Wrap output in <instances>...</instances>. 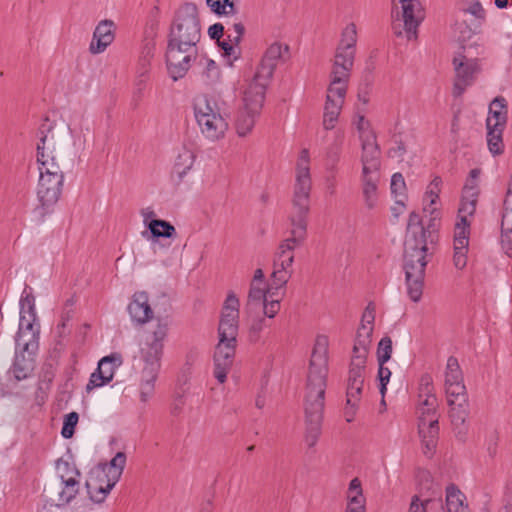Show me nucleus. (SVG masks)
I'll return each instance as SVG.
<instances>
[{"mask_svg": "<svg viewBox=\"0 0 512 512\" xmlns=\"http://www.w3.org/2000/svg\"><path fill=\"white\" fill-rule=\"evenodd\" d=\"M311 187L309 152L303 149L296 165L292 207L288 216L291 225L290 236L279 244L273 266L290 268L294 261L293 251L301 246L307 237Z\"/></svg>", "mask_w": 512, "mask_h": 512, "instance_id": "1", "label": "nucleus"}, {"mask_svg": "<svg viewBox=\"0 0 512 512\" xmlns=\"http://www.w3.org/2000/svg\"><path fill=\"white\" fill-rule=\"evenodd\" d=\"M201 39V23L196 4L186 2L175 12L171 23L166 49V66L173 81L182 79L195 60L188 52Z\"/></svg>", "mask_w": 512, "mask_h": 512, "instance_id": "2", "label": "nucleus"}, {"mask_svg": "<svg viewBox=\"0 0 512 512\" xmlns=\"http://www.w3.org/2000/svg\"><path fill=\"white\" fill-rule=\"evenodd\" d=\"M327 375V339L319 337L312 351L304 396V441L308 448L317 444L322 433Z\"/></svg>", "mask_w": 512, "mask_h": 512, "instance_id": "3", "label": "nucleus"}, {"mask_svg": "<svg viewBox=\"0 0 512 512\" xmlns=\"http://www.w3.org/2000/svg\"><path fill=\"white\" fill-rule=\"evenodd\" d=\"M239 299L231 292L224 302L218 326L219 342L214 351V377L224 383L230 371L236 353Z\"/></svg>", "mask_w": 512, "mask_h": 512, "instance_id": "4", "label": "nucleus"}, {"mask_svg": "<svg viewBox=\"0 0 512 512\" xmlns=\"http://www.w3.org/2000/svg\"><path fill=\"white\" fill-rule=\"evenodd\" d=\"M427 239L422 236L406 237L404 242L403 269L407 285V293L413 302H419L424 287L425 270L428 264Z\"/></svg>", "mask_w": 512, "mask_h": 512, "instance_id": "5", "label": "nucleus"}, {"mask_svg": "<svg viewBox=\"0 0 512 512\" xmlns=\"http://www.w3.org/2000/svg\"><path fill=\"white\" fill-rule=\"evenodd\" d=\"M168 324L159 321L145 345L141 348V359L144 363L140 379V400L147 402L154 394L155 382L161 370L164 340L167 336Z\"/></svg>", "mask_w": 512, "mask_h": 512, "instance_id": "6", "label": "nucleus"}, {"mask_svg": "<svg viewBox=\"0 0 512 512\" xmlns=\"http://www.w3.org/2000/svg\"><path fill=\"white\" fill-rule=\"evenodd\" d=\"M418 431L421 437L423 454L431 458L439 437L438 400L435 395L420 399L418 407Z\"/></svg>", "mask_w": 512, "mask_h": 512, "instance_id": "7", "label": "nucleus"}, {"mask_svg": "<svg viewBox=\"0 0 512 512\" xmlns=\"http://www.w3.org/2000/svg\"><path fill=\"white\" fill-rule=\"evenodd\" d=\"M126 454L117 452L109 464H105L101 471L86 481L85 487L89 498L94 503H102L115 484L120 480L126 464Z\"/></svg>", "mask_w": 512, "mask_h": 512, "instance_id": "8", "label": "nucleus"}, {"mask_svg": "<svg viewBox=\"0 0 512 512\" xmlns=\"http://www.w3.org/2000/svg\"><path fill=\"white\" fill-rule=\"evenodd\" d=\"M194 115L202 134L207 139L215 141L224 136L228 123L221 115L220 108L214 98L207 95L195 98Z\"/></svg>", "mask_w": 512, "mask_h": 512, "instance_id": "9", "label": "nucleus"}, {"mask_svg": "<svg viewBox=\"0 0 512 512\" xmlns=\"http://www.w3.org/2000/svg\"><path fill=\"white\" fill-rule=\"evenodd\" d=\"M266 90L258 84H250L244 91V109L239 111L235 126L237 134L246 136L254 127L255 119L260 114L265 101Z\"/></svg>", "mask_w": 512, "mask_h": 512, "instance_id": "10", "label": "nucleus"}, {"mask_svg": "<svg viewBox=\"0 0 512 512\" xmlns=\"http://www.w3.org/2000/svg\"><path fill=\"white\" fill-rule=\"evenodd\" d=\"M463 495L456 486L446 488V506L442 498L421 500L418 495L412 497L409 512H468V506L463 504Z\"/></svg>", "mask_w": 512, "mask_h": 512, "instance_id": "11", "label": "nucleus"}, {"mask_svg": "<svg viewBox=\"0 0 512 512\" xmlns=\"http://www.w3.org/2000/svg\"><path fill=\"white\" fill-rule=\"evenodd\" d=\"M63 181L64 178H58L55 174L40 175L37 187L38 205L33 211L37 220L44 221L47 215L53 213L62 193Z\"/></svg>", "mask_w": 512, "mask_h": 512, "instance_id": "12", "label": "nucleus"}, {"mask_svg": "<svg viewBox=\"0 0 512 512\" xmlns=\"http://www.w3.org/2000/svg\"><path fill=\"white\" fill-rule=\"evenodd\" d=\"M289 54V47L286 44H281L279 42H275L271 44L262 60L260 65L257 68V71L253 77V80L250 84H258L261 85L264 90H266L267 86L272 79L274 70L277 65L278 60H284L286 56Z\"/></svg>", "mask_w": 512, "mask_h": 512, "instance_id": "13", "label": "nucleus"}, {"mask_svg": "<svg viewBox=\"0 0 512 512\" xmlns=\"http://www.w3.org/2000/svg\"><path fill=\"white\" fill-rule=\"evenodd\" d=\"M58 468L63 469V473L59 475L63 487L54 501L57 507H64L79 493L80 482L78 477L81 473L76 466L71 465L68 461L58 460Z\"/></svg>", "mask_w": 512, "mask_h": 512, "instance_id": "14", "label": "nucleus"}, {"mask_svg": "<svg viewBox=\"0 0 512 512\" xmlns=\"http://www.w3.org/2000/svg\"><path fill=\"white\" fill-rule=\"evenodd\" d=\"M361 146H362V155H361V163H362V173H380L381 160L380 155L381 151L379 145L376 141V135L373 131L369 133H363L360 136Z\"/></svg>", "mask_w": 512, "mask_h": 512, "instance_id": "15", "label": "nucleus"}, {"mask_svg": "<svg viewBox=\"0 0 512 512\" xmlns=\"http://www.w3.org/2000/svg\"><path fill=\"white\" fill-rule=\"evenodd\" d=\"M37 315L20 314L19 328L15 335V345H23L27 351H38L39 326L36 325Z\"/></svg>", "mask_w": 512, "mask_h": 512, "instance_id": "16", "label": "nucleus"}, {"mask_svg": "<svg viewBox=\"0 0 512 512\" xmlns=\"http://www.w3.org/2000/svg\"><path fill=\"white\" fill-rule=\"evenodd\" d=\"M37 351H27L23 345L15 347V357L9 369V373L16 381L29 378L35 368V356Z\"/></svg>", "mask_w": 512, "mask_h": 512, "instance_id": "17", "label": "nucleus"}, {"mask_svg": "<svg viewBox=\"0 0 512 512\" xmlns=\"http://www.w3.org/2000/svg\"><path fill=\"white\" fill-rule=\"evenodd\" d=\"M449 406V417L456 439L462 443L467 440L469 424L467 419L470 414L469 401H458Z\"/></svg>", "mask_w": 512, "mask_h": 512, "instance_id": "18", "label": "nucleus"}, {"mask_svg": "<svg viewBox=\"0 0 512 512\" xmlns=\"http://www.w3.org/2000/svg\"><path fill=\"white\" fill-rule=\"evenodd\" d=\"M114 23L111 20H102L96 26L93 38L89 46V51L92 54H99L105 51V49L114 40Z\"/></svg>", "mask_w": 512, "mask_h": 512, "instance_id": "19", "label": "nucleus"}, {"mask_svg": "<svg viewBox=\"0 0 512 512\" xmlns=\"http://www.w3.org/2000/svg\"><path fill=\"white\" fill-rule=\"evenodd\" d=\"M113 361V356H105L99 361L97 369L91 374L89 382L86 385L87 392L102 387L112 381L114 376Z\"/></svg>", "mask_w": 512, "mask_h": 512, "instance_id": "20", "label": "nucleus"}, {"mask_svg": "<svg viewBox=\"0 0 512 512\" xmlns=\"http://www.w3.org/2000/svg\"><path fill=\"white\" fill-rule=\"evenodd\" d=\"M128 312L133 321L144 324L153 317V311L148 302V294L144 291L136 292L128 305Z\"/></svg>", "mask_w": 512, "mask_h": 512, "instance_id": "21", "label": "nucleus"}, {"mask_svg": "<svg viewBox=\"0 0 512 512\" xmlns=\"http://www.w3.org/2000/svg\"><path fill=\"white\" fill-rule=\"evenodd\" d=\"M508 120V105L503 96L495 97L489 105L486 128L505 129Z\"/></svg>", "mask_w": 512, "mask_h": 512, "instance_id": "22", "label": "nucleus"}, {"mask_svg": "<svg viewBox=\"0 0 512 512\" xmlns=\"http://www.w3.org/2000/svg\"><path fill=\"white\" fill-rule=\"evenodd\" d=\"M453 65L456 78L466 83L472 84L475 75L480 72L479 60L477 58H468L466 55L459 54L453 58Z\"/></svg>", "mask_w": 512, "mask_h": 512, "instance_id": "23", "label": "nucleus"}, {"mask_svg": "<svg viewBox=\"0 0 512 512\" xmlns=\"http://www.w3.org/2000/svg\"><path fill=\"white\" fill-rule=\"evenodd\" d=\"M355 50H348L339 46L336 50L332 74H335L336 81L350 77L354 65Z\"/></svg>", "mask_w": 512, "mask_h": 512, "instance_id": "24", "label": "nucleus"}, {"mask_svg": "<svg viewBox=\"0 0 512 512\" xmlns=\"http://www.w3.org/2000/svg\"><path fill=\"white\" fill-rule=\"evenodd\" d=\"M508 195H512L510 188ZM504 205L501 222V246L505 254L512 257V205L509 206L508 199L505 200Z\"/></svg>", "mask_w": 512, "mask_h": 512, "instance_id": "25", "label": "nucleus"}, {"mask_svg": "<svg viewBox=\"0 0 512 512\" xmlns=\"http://www.w3.org/2000/svg\"><path fill=\"white\" fill-rule=\"evenodd\" d=\"M380 182V173H361L362 195L365 205L373 209L378 200V184Z\"/></svg>", "mask_w": 512, "mask_h": 512, "instance_id": "26", "label": "nucleus"}, {"mask_svg": "<svg viewBox=\"0 0 512 512\" xmlns=\"http://www.w3.org/2000/svg\"><path fill=\"white\" fill-rule=\"evenodd\" d=\"M402 4V18L404 21V28L407 33L408 40L417 37V28L421 22V17L415 13L416 7L419 3L415 0H407V2H400Z\"/></svg>", "mask_w": 512, "mask_h": 512, "instance_id": "27", "label": "nucleus"}, {"mask_svg": "<svg viewBox=\"0 0 512 512\" xmlns=\"http://www.w3.org/2000/svg\"><path fill=\"white\" fill-rule=\"evenodd\" d=\"M148 231L142 233L143 237L158 241L160 238H174L176 236L175 227L168 221L162 219H152L147 224Z\"/></svg>", "mask_w": 512, "mask_h": 512, "instance_id": "28", "label": "nucleus"}, {"mask_svg": "<svg viewBox=\"0 0 512 512\" xmlns=\"http://www.w3.org/2000/svg\"><path fill=\"white\" fill-rule=\"evenodd\" d=\"M194 161V152L185 147L182 148L176 157L173 167V173L177 175L178 181H182L187 172L192 168Z\"/></svg>", "mask_w": 512, "mask_h": 512, "instance_id": "29", "label": "nucleus"}, {"mask_svg": "<svg viewBox=\"0 0 512 512\" xmlns=\"http://www.w3.org/2000/svg\"><path fill=\"white\" fill-rule=\"evenodd\" d=\"M330 77L331 81L327 90L326 99H331L333 102H339L343 104L347 92V83L349 78H344L337 82L335 74L331 73Z\"/></svg>", "mask_w": 512, "mask_h": 512, "instance_id": "30", "label": "nucleus"}, {"mask_svg": "<svg viewBox=\"0 0 512 512\" xmlns=\"http://www.w3.org/2000/svg\"><path fill=\"white\" fill-rule=\"evenodd\" d=\"M342 105L343 104L339 102H333L331 99H326L323 115V126L326 130H331L335 127Z\"/></svg>", "mask_w": 512, "mask_h": 512, "instance_id": "31", "label": "nucleus"}, {"mask_svg": "<svg viewBox=\"0 0 512 512\" xmlns=\"http://www.w3.org/2000/svg\"><path fill=\"white\" fill-rule=\"evenodd\" d=\"M471 222L469 219H458L454 228V245H460V248L469 246Z\"/></svg>", "mask_w": 512, "mask_h": 512, "instance_id": "32", "label": "nucleus"}, {"mask_svg": "<svg viewBox=\"0 0 512 512\" xmlns=\"http://www.w3.org/2000/svg\"><path fill=\"white\" fill-rule=\"evenodd\" d=\"M372 332L373 326H369L365 333H362V331H357L352 356H363V358L367 359Z\"/></svg>", "mask_w": 512, "mask_h": 512, "instance_id": "33", "label": "nucleus"}, {"mask_svg": "<svg viewBox=\"0 0 512 512\" xmlns=\"http://www.w3.org/2000/svg\"><path fill=\"white\" fill-rule=\"evenodd\" d=\"M37 162L39 164L40 175L46 174L53 176L55 174L58 178H64L63 171L60 169L54 156H49L43 152L42 159H39V156L37 155Z\"/></svg>", "mask_w": 512, "mask_h": 512, "instance_id": "34", "label": "nucleus"}, {"mask_svg": "<svg viewBox=\"0 0 512 512\" xmlns=\"http://www.w3.org/2000/svg\"><path fill=\"white\" fill-rule=\"evenodd\" d=\"M358 489V496H353L350 499V504L347 505L345 512H365V498L363 496L361 482L358 478L351 480V490Z\"/></svg>", "mask_w": 512, "mask_h": 512, "instance_id": "35", "label": "nucleus"}, {"mask_svg": "<svg viewBox=\"0 0 512 512\" xmlns=\"http://www.w3.org/2000/svg\"><path fill=\"white\" fill-rule=\"evenodd\" d=\"M274 270L271 275V282L269 284V287L272 291L276 292V295H278V291L283 288L288 280L290 279L292 275V271L289 270L287 267H276L273 266Z\"/></svg>", "mask_w": 512, "mask_h": 512, "instance_id": "36", "label": "nucleus"}, {"mask_svg": "<svg viewBox=\"0 0 512 512\" xmlns=\"http://www.w3.org/2000/svg\"><path fill=\"white\" fill-rule=\"evenodd\" d=\"M366 360L363 356H352L348 381L354 382V384H358V382L364 383Z\"/></svg>", "mask_w": 512, "mask_h": 512, "instance_id": "37", "label": "nucleus"}, {"mask_svg": "<svg viewBox=\"0 0 512 512\" xmlns=\"http://www.w3.org/2000/svg\"><path fill=\"white\" fill-rule=\"evenodd\" d=\"M447 404L453 405L458 401L468 400L464 382L445 384Z\"/></svg>", "mask_w": 512, "mask_h": 512, "instance_id": "38", "label": "nucleus"}, {"mask_svg": "<svg viewBox=\"0 0 512 512\" xmlns=\"http://www.w3.org/2000/svg\"><path fill=\"white\" fill-rule=\"evenodd\" d=\"M504 129L501 128H487V144L490 152L493 155L503 153V135Z\"/></svg>", "mask_w": 512, "mask_h": 512, "instance_id": "39", "label": "nucleus"}, {"mask_svg": "<svg viewBox=\"0 0 512 512\" xmlns=\"http://www.w3.org/2000/svg\"><path fill=\"white\" fill-rule=\"evenodd\" d=\"M405 190L406 184L403 175L399 172L394 173L391 177V193L395 197L396 204L401 205L402 207L405 206Z\"/></svg>", "mask_w": 512, "mask_h": 512, "instance_id": "40", "label": "nucleus"}, {"mask_svg": "<svg viewBox=\"0 0 512 512\" xmlns=\"http://www.w3.org/2000/svg\"><path fill=\"white\" fill-rule=\"evenodd\" d=\"M463 382V373L460 368L458 359L454 356H450L447 359L446 371H445V384Z\"/></svg>", "mask_w": 512, "mask_h": 512, "instance_id": "41", "label": "nucleus"}, {"mask_svg": "<svg viewBox=\"0 0 512 512\" xmlns=\"http://www.w3.org/2000/svg\"><path fill=\"white\" fill-rule=\"evenodd\" d=\"M207 5L218 16L221 15H234L237 13V8L234 0H206Z\"/></svg>", "mask_w": 512, "mask_h": 512, "instance_id": "42", "label": "nucleus"}, {"mask_svg": "<svg viewBox=\"0 0 512 512\" xmlns=\"http://www.w3.org/2000/svg\"><path fill=\"white\" fill-rule=\"evenodd\" d=\"M261 285L262 284L251 283L248 293L249 303H261L263 300L276 296V292L272 291L269 286L265 290Z\"/></svg>", "mask_w": 512, "mask_h": 512, "instance_id": "43", "label": "nucleus"}, {"mask_svg": "<svg viewBox=\"0 0 512 512\" xmlns=\"http://www.w3.org/2000/svg\"><path fill=\"white\" fill-rule=\"evenodd\" d=\"M414 236H422L423 239L426 238V229L422 223V219L420 215L416 212H411L408 219L407 224V235L406 237H414Z\"/></svg>", "mask_w": 512, "mask_h": 512, "instance_id": "44", "label": "nucleus"}, {"mask_svg": "<svg viewBox=\"0 0 512 512\" xmlns=\"http://www.w3.org/2000/svg\"><path fill=\"white\" fill-rule=\"evenodd\" d=\"M54 128L53 123L50 122L48 117H45L43 123L40 125L37 131V137L39 138V142L37 143V154L39 159L43 158V152H45V144L48 137V133H50Z\"/></svg>", "mask_w": 512, "mask_h": 512, "instance_id": "45", "label": "nucleus"}, {"mask_svg": "<svg viewBox=\"0 0 512 512\" xmlns=\"http://www.w3.org/2000/svg\"><path fill=\"white\" fill-rule=\"evenodd\" d=\"M478 201V197H469L462 195L461 198V204L458 209V216L457 219L460 220V218L468 219L469 217L474 216L476 212V204Z\"/></svg>", "mask_w": 512, "mask_h": 512, "instance_id": "46", "label": "nucleus"}, {"mask_svg": "<svg viewBox=\"0 0 512 512\" xmlns=\"http://www.w3.org/2000/svg\"><path fill=\"white\" fill-rule=\"evenodd\" d=\"M20 314H27L28 316L36 315L35 297L32 293L31 288H29L28 292V286L25 287L20 299Z\"/></svg>", "mask_w": 512, "mask_h": 512, "instance_id": "47", "label": "nucleus"}, {"mask_svg": "<svg viewBox=\"0 0 512 512\" xmlns=\"http://www.w3.org/2000/svg\"><path fill=\"white\" fill-rule=\"evenodd\" d=\"M356 42H357L356 25L354 23H350L342 31L340 46L345 49H348V50H355Z\"/></svg>", "mask_w": 512, "mask_h": 512, "instance_id": "48", "label": "nucleus"}, {"mask_svg": "<svg viewBox=\"0 0 512 512\" xmlns=\"http://www.w3.org/2000/svg\"><path fill=\"white\" fill-rule=\"evenodd\" d=\"M78 420L79 415L75 411H72L64 416L63 426L61 430V435L63 438L70 439L74 435Z\"/></svg>", "mask_w": 512, "mask_h": 512, "instance_id": "49", "label": "nucleus"}, {"mask_svg": "<svg viewBox=\"0 0 512 512\" xmlns=\"http://www.w3.org/2000/svg\"><path fill=\"white\" fill-rule=\"evenodd\" d=\"M392 355V340L390 337H383L377 347V360L378 362L386 363L390 360Z\"/></svg>", "mask_w": 512, "mask_h": 512, "instance_id": "50", "label": "nucleus"}, {"mask_svg": "<svg viewBox=\"0 0 512 512\" xmlns=\"http://www.w3.org/2000/svg\"><path fill=\"white\" fill-rule=\"evenodd\" d=\"M441 184V177L435 176L428 185L425 193V200L429 201V207L436 204L437 200L439 199V194L441 192Z\"/></svg>", "mask_w": 512, "mask_h": 512, "instance_id": "51", "label": "nucleus"}, {"mask_svg": "<svg viewBox=\"0 0 512 512\" xmlns=\"http://www.w3.org/2000/svg\"><path fill=\"white\" fill-rule=\"evenodd\" d=\"M203 76L206 78V83L208 85H213L220 80L221 71L214 60H206V67L203 72Z\"/></svg>", "mask_w": 512, "mask_h": 512, "instance_id": "52", "label": "nucleus"}, {"mask_svg": "<svg viewBox=\"0 0 512 512\" xmlns=\"http://www.w3.org/2000/svg\"><path fill=\"white\" fill-rule=\"evenodd\" d=\"M433 391L434 387L432 376L428 373L423 374L420 378L419 398L422 399V397L426 398L427 395H435Z\"/></svg>", "mask_w": 512, "mask_h": 512, "instance_id": "53", "label": "nucleus"}, {"mask_svg": "<svg viewBox=\"0 0 512 512\" xmlns=\"http://www.w3.org/2000/svg\"><path fill=\"white\" fill-rule=\"evenodd\" d=\"M379 368H378V379L380 382L379 390L381 395L384 397L385 393L387 391V384L389 383L390 377H391V371L388 367H385V363L378 362Z\"/></svg>", "mask_w": 512, "mask_h": 512, "instance_id": "54", "label": "nucleus"}, {"mask_svg": "<svg viewBox=\"0 0 512 512\" xmlns=\"http://www.w3.org/2000/svg\"><path fill=\"white\" fill-rule=\"evenodd\" d=\"M267 326L266 319L260 317L254 319L249 329V339L251 342H257L260 338V333Z\"/></svg>", "mask_w": 512, "mask_h": 512, "instance_id": "55", "label": "nucleus"}, {"mask_svg": "<svg viewBox=\"0 0 512 512\" xmlns=\"http://www.w3.org/2000/svg\"><path fill=\"white\" fill-rule=\"evenodd\" d=\"M467 252L468 247L460 248V245H454L453 263L457 269L462 270L466 267Z\"/></svg>", "mask_w": 512, "mask_h": 512, "instance_id": "56", "label": "nucleus"}, {"mask_svg": "<svg viewBox=\"0 0 512 512\" xmlns=\"http://www.w3.org/2000/svg\"><path fill=\"white\" fill-rule=\"evenodd\" d=\"M264 315L268 318H273L280 310V301L275 296L267 300H263Z\"/></svg>", "mask_w": 512, "mask_h": 512, "instance_id": "57", "label": "nucleus"}, {"mask_svg": "<svg viewBox=\"0 0 512 512\" xmlns=\"http://www.w3.org/2000/svg\"><path fill=\"white\" fill-rule=\"evenodd\" d=\"M363 384L364 383H362V382H358V384H354V382L348 381L347 392H346L347 404H349L353 400H355V401L360 400V396H361L362 389H363Z\"/></svg>", "mask_w": 512, "mask_h": 512, "instance_id": "58", "label": "nucleus"}, {"mask_svg": "<svg viewBox=\"0 0 512 512\" xmlns=\"http://www.w3.org/2000/svg\"><path fill=\"white\" fill-rule=\"evenodd\" d=\"M158 29H159L158 19L156 17L150 18L145 26L144 39L155 41L157 34H158Z\"/></svg>", "mask_w": 512, "mask_h": 512, "instance_id": "59", "label": "nucleus"}, {"mask_svg": "<svg viewBox=\"0 0 512 512\" xmlns=\"http://www.w3.org/2000/svg\"><path fill=\"white\" fill-rule=\"evenodd\" d=\"M144 44L142 47V57L141 61L143 62V65H146L149 63V60L154 55L155 50V41L154 40H143Z\"/></svg>", "mask_w": 512, "mask_h": 512, "instance_id": "60", "label": "nucleus"}, {"mask_svg": "<svg viewBox=\"0 0 512 512\" xmlns=\"http://www.w3.org/2000/svg\"><path fill=\"white\" fill-rule=\"evenodd\" d=\"M394 143L395 146L388 150V156L390 158H398L402 160L404 154L406 153V147L402 140L397 139L396 137L394 138Z\"/></svg>", "mask_w": 512, "mask_h": 512, "instance_id": "61", "label": "nucleus"}, {"mask_svg": "<svg viewBox=\"0 0 512 512\" xmlns=\"http://www.w3.org/2000/svg\"><path fill=\"white\" fill-rule=\"evenodd\" d=\"M232 27L236 32V35L232 36L231 34H228V38H230V42H233L235 46H237L240 44L242 37L245 33V27L241 22L234 23Z\"/></svg>", "mask_w": 512, "mask_h": 512, "instance_id": "62", "label": "nucleus"}, {"mask_svg": "<svg viewBox=\"0 0 512 512\" xmlns=\"http://www.w3.org/2000/svg\"><path fill=\"white\" fill-rule=\"evenodd\" d=\"M479 189H478V182L477 181H470V179L467 178L466 183L463 187L462 195L469 196V197H478Z\"/></svg>", "mask_w": 512, "mask_h": 512, "instance_id": "63", "label": "nucleus"}, {"mask_svg": "<svg viewBox=\"0 0 512 512\" xmlns=\"http://www.w3.org/2000/svg\"><path fill=\"white\" fill-rule=\"evenodd\" d=\"M465 11L474 15L477 19L483 20L485 18V10L478 0L473 2Z\"/></svg>", "mask_w": 512, "mask_h": 512, "instance_id": "64", "label": "nucleus"}]
</instances>
